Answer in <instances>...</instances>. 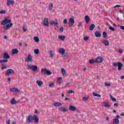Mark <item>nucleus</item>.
Wrapping results in <instances>:
<instances>
[{
    "label": "nucleus",
    "mask_w": 124,
    "mask_h": 124,
    "mask_svg": "<svg viewBox=\"0 0 124 124\" xmlns=\"http://www.w3.org/2000/svg\"><path fill=\"white\" fill-rule=\"evenodd\" d=\"M28 123H31L32 121L34 120L35 124H38L39 123V119L37 117V115H34L32 116L31 115H30L27 118Z\"/></svg>",
    "instance_id": "1"
},
{
    "label": "nucleus",
    "mask_w": 124,
    "mask_h": 124,
    "mask_svg": "<svg viewBox=\"0 0 124 124\" xmlns=\"http://www.w3.org/2000/svg\"><path fill=\"white\" fill-rule=\"evenodd\" d=\"M3 58L4 59L0 60V63H4L8 62V59H10V55L7 53H4Z\"/></svg>",
    "instance_id": "2"
},
{
    "label": "nucleus",
    "mask_w": 124,
    "mask_h": 124,
    "mask_svg": "<svg viewBox=\"0 0 124 124\" xmlns=\"http://www.w3.org/2000/svg\"><path fill=\"white\" fill-rule=\"evenodd\" d=\"M112 65L113 66H118V70H119V71H120V70H122V67L124 66L123 63H122L121 62H117L116 63L113 62L112 63Z\"/></svg>",
    "instance_id": "3"
},
{
    "label": "nucleus",
    "mask_w": 124,
    "mask_h": 124,
    "mask_svg": "<svg viewBox=\"0 0 124 124\" xmlns=\"http://www.w3.org/2000/svg\"><path fill=\"white\" fill-rule=\"evenodd\" d=\"M41 72L44 74H46V75H52V72L50 71V70H47L46 68H43L41 69Z\"/></svg>",
    "instance_id": "4"
},
{
    "label": "nucleus",
    "mask_w": 124,
    "mask_h": 124,
    "mask_svg": "<svg viewBox=\"0 0 124 124\" xmlns=\"http://www.w3.org/2000/svg\"><path fill=\"white\" fill-rule=\"evenodd\" d=\"M38 68L37 66L35 65H31V64H30L28 66V69H32V71H34V72L37 71Z\"/></svg>",
    "instance_id": "5"
},
{
    "label": "nucleus",
    "mask_w": 124,
    "mask_h": 124,
    "mask_svg": "<svg viewBox=\"0 0 124 124\" xmlns=\"http://www.w3.org/2000/svg\"><path fill=\"white\" fill-rule=\"evenodd\" d=\"M15 72L12 69H8L7 70V73L5 74V76H10V74H14Z\"/></svg>",
    "instance_id": "6"
},
{
    "label": "nucleus",
    "mask_w": 124,
    "mask_h": 124,
    "mask_svg": "<svg viewBox=\"0 0 124 124\" xmlns=\"http://www.w3.org/2000/svg\"><path fill=\"white\" fill-rule=\"evenodd\" d=\"M25 61L27 62H33V60H32V57H31V55H28Z\"/></svg>",
    "instance_id": "7"
},
{
    "label": "nucleus",
    "mask_w": 124,
    "mask_h": 124,
    "mask_svg": "<svg viewBox=\"0 0 124 124\" xmlns=\"http://www.w3.org/2000/svg\"><path fill=\"white\" fill-rule=\"evenodd\" d=\"M9 23H11V19L5 18L4 20L1 22V25L2 26H4V25H6V24H9Z\"/></svg>",
    "instance_id": "8"
},
{
    "label": "nucleus",
    "mask_w": 124,
    "mask_h": 124,
    "mask_svg": "<svg viewBox=\"0 0 124 124\" xmlns=\"http://www.w3.org/2000/svg\"><path fill=\"white\" fill-rule=\"evenodd\" d=\"M69 22H70L71 24L69 25V27H72L73 25H74V23H75V20H74V18L71 17L69 19Z\"/></svg>",
    "instance_id": "9"
},
{
    "label": "nucleus",
    "mask_w": 124,
    "mask_h": 124,
    "mask_svg": "<svg viewBox=\"0 0 124 124\" xmlns=\"http://www.w3.org/2000/svg\"><path fill=\"white\" fill-rule=\"evenodd\" d=\"M48 18H45L43 20V25L46 27H49Z\"/></svg>",
    "instance_id": "10"
},
{
    "label": "nucleus",
    "mask_w": 124,
    "mask_h": 124,
    "mask_svg": "<svg viewBox=\"0 0 124 124\" xmlns=\"http://www.w3.org/2000/svg\"><path fill=\"white\" fill-rule=\"evenodd\" d=\"M103 62V58H102V57H101L100 56H98L96 58V62H98V63H101V62Z\"/></svg>",
    "instance_id": "11"
},
{
    "label": "nucleus",
    "mask_w": 124,
    "mask_h": 124,
    "mask_svg": "<svg viewBox=\"0 0 124 124\" xmlns=\"http://www.w3.org/2000/svg\"><path fill=\"white\" fill-rule=\"evenodd\" d=\"M69 110L70 111H76L77 110V108H76V107H75L72 105H70L69 107Z\"/></svg>",
    "instance_id": "12"
},
{
    "label": "nucleus",
    "mask_w": 124,
    "mask_h": 124,
    "mask_svg": "<svg viewBox=\"0 0 124 124\" xmlns=\"http://www.w3.org/2000/svg\"><path fill=\"white\" fill-rule=\"evenodd\" d=\"M11 4H14L15 3V1L14 0H7V6H9Z\"/></svg>",
    "instance_id": "13"
},
{
    "label": "nucleus",
    "mask_w": 124,
    "mask_h": 124,
    "mask_svg": "<svg viewBox=\"0 0 124 124\" xmlns=\"http://www.w3.org/2000/svg\"><path fill=\"white\" fill-rule=\"evenodd\" d=\"M12 26H13V23L10 22V23L6 24V25L4 27V29H6V28L7 29H9L10 28L12 27Z\"/></svg>",
    "instance_id": "14"
},
{
    "label": "nucleus",
    "mask_w": 124,
    "mask_h": 124,
    "mask_svg": "<svg viewBox=\"0 0 124 124\" xmlns=\"http://www.w3.org/2000/svg\"><path fill=\"white\" fill-rule=\"evenodd\" d=\"M102 44H104L105 46H109V41L107 40H103Z\"/></svg>",
    "instance_id": "15"
},
{
    "label": "nucleus",
    "mask_w": 124,
    "mask_h": 124,
    "mask_svg": "<svg viewBox=\"0 0 124 124\" xmlns=\"http://www.w3.org/2000/svg\"><path fill=\"white\" fill-rule=\"evenodd\" d=\"M59 52L62 54V55H64V54H65V49L62 48H59Z\"/></svg>",
    "instance_id": "16"
},
{
    "label": "nucleus",
    "mask_w": 124,
    "mask_h": 124,
    "mask_svg": "<svg viewBox=\"0 0 124 124\" xmlns=\"http://www.w3.org/2000/svg\"><path fill=\"white\" fill-rule=\"evenodd\" d=\"M84 19L87 24H88L91 21V18H90V16H86L84 17Z\"/></svg>",
    "instance_id": "17"
},
{
    "label": "nucleus",
    "mask_w": 124,
    "mask_h": 124,
    "mask_svg": "<svg viewBox=\"0 0 124 124\" xmlns=\"http://www.w3.org/2000/svg\"><path fill=\"white\" fill-rule=\"evenodd\" d=\"M10 102L12 105H14V104H16V103H17L18 102L15 100V98H12V100H11Z\"/></svg>",
    "instance_id": "18"
},
{
    "label": "nucleus",
    "mask_w": 124,
    "mask_h": 124,
    "mask_svg": "<svg viewBox=\"0 0 124 124\" xmlns=\"http://www.w3.org/2000/svg\"><path fill=\"white\" fill-rule=\"evenodd\" d=\"M95 36L96 37H100L101 36V33L97 31H95Z\"/></svg>",
    "instance_id": "19"
},
{
    "label": "nucleus",
    "mask_w": 124,
    "mask_h": 124,
    "mask_svg": "<svg viewBox=\"0 0 124 124\" xmlns=\"http://www.w3.org/2000/svg\"><path fill=\"white\" fill-rule=\"evenodd\" d=\"M19 53V50L17 48H15L12 50V54L15 55L16 54H18Z\"/></svg>",
    "instance_id": "20"
},
{
    "label": "nucleus",
    "mask_w": 124,
    "mask_h": 124,
    "mask_svg": "<svg viewBox=\"0 0 124 124\" xmlns=\"http://www.w3.org/2000/svg\"><path fill=\"white\" fill-rule=\"evenodd\" d=\"M36 83L37 84L38 87H41V85L43 84V81L41 80H37Z\"/></svg>",
    "instance_id": "21"
},
{
    "label": "nucleus",
    "mask_w": 124,
    "mask_h": 124,
    "mask_svg": "<svg viewBox=\"0 0 124 124\" xmlns=\"http://www.w3.org/2000/svg\"><path fill=\"white\" fill-rule=\"evenodd\" d=\"M54 106L56 107H58L59 106H62V103L59 102H55L53 104Z\"/></svg>",
    "instance_id": "22"
},
{
    "label": "nucleus",
    "mask_w": 124,
    "mask_h": 124,
    "mask_svg": "<svg viewBox=\"0 0 124 124\" xmlns=\"http://www.w3.org/2000/svg\"><path fill=\"white\" fill-rule=\"evenodd\" d=\"M61 71L62 72V75L63 76H66V72H65V70L63 69V68L61 69Z\"/></svg>",
    "instance_id": "23"
},
{
    "label": "nucleus",
    "mask_w": 124,
    "mask_h": 124,
    "mask_svg": "<svg viewBox=\"0 0 124 124\" xmlns=\"http://www.w3.org/2000/svg\"><path fill=\"white\" fill-rule=\"evenodd\" d=\"M65 36H62V35H59L58 36V38L60 39V40H62V41H64V38H65Z\"/></svg>",
    "instance_id": "24"
},
{
    "label": "nucleus",
    "mask_w": 124,
    "mask_h": 124,
    "mask_svg": "<svg viewBox=\"0 0 124 124\" xmlns=\"http://www.w3.org/2000/svg\"><path fill=\"white\" fill-rule=\"evenodd\" d=\"M94 28H95V25H94L93 24H91V25L90 26V27L89 28L90 31H93Z\"/></svg>",
    "instance_id": "25"
},
{
    "label": "nucleus",
    "mask_w": 124,
    "mask_h": 124,
    "mask_svg": "<svg viewBox=\"0 0 124 124\" xmlns=\"http://www.w3.org/2000/svg\"><path fill=\"white\" fill-rule=\"evenodd\" d=\"M89 62L91 64H93V63H96V61H94L93 59H92L90 60H89Z\"/></svg>",
    "instance_id": "26"
},
{
    "label": "nucleus",
    "mask_w": 124,
    "mask_h": 124,
    "mask_svg": "<svg viewBox=\"0 0 124 124\" xmlns=\"http://www.w3.org/2000/svg\"><path fill=\"white\" fill-rule=\"evenodd\" d=\"M113 123L115 124H118L119 123H120V120L117 119V118H115L113 119Z\"/></svg>",
    "instance_id": "27"
},
{
    "label": "nucleus",
    "mask_w": 124,
    "mask_h": 124,
    "mask_svg": "<svg viewBox=\"0 0 124 124\" xmlns=\"http://www.w3.org/2000/svg\"><path fill=\"white\" fill-rule=\"evenodd\" d=\"M93 96H96V97H101V95L96 93H93Z\"/></svg>",
    "instance_id": "28"
},
{
    "label": "nucleus",
    "mask_w": 124,
    "mask_h": 124,
    "mask_svg": "<svg viewBox=\"0 0 124 124\" xmlns=\"http://www.w3.org/2000/svg\"><path fill=\"white\" fill-rule=\"evenodd\" d=\"M53 3H50L49 5V10H50V11H52L53 10Z\"/></svg>",
    "instance_id": "29"
},
{
    "label": "nucleus",
    "mask_w": 124,
    "mask_h": 124,
    "mask_svg": "<svg viewBox=\"0 0 124 124\" xmlns=\"http://www.w3.org/2000/svg\"><path fill=\"white\" fill-rule=\"evenodd\" d=\"M59 110H60L61 112H67V109L64 108H59Z\"/></svg>",
    "instance_id": "30"
},
{
    "label": "nucleus",
    "mask_w": 124,
    "mask_h": 124,
    "mask_svg": "<svg viewBox=\"0 0 124 124\" xmlns=\"http://www.w3.org/2000/svg\"><path fill=\"white\" fill-rule=\"evenodd\" d=\"M49 55L50 58H53V57H54V54H53V51H52V50L49 51Z\"/></svg>",
    "instance_id": "31"
},
{
    "label": "nucleus",
    "mask_w": 124,
    "mask_h": 124,
    "mask_svg": "<svg viewBox=\"0 0 124 124\" xmlns=\"http://www.w3.org/2000/svg\"><path fill=\"white\" fill-rule=\"evenodd\" d=\"M103 38H107V33H106V32L104 31L103 32Z\"/></svg>",
    "instance_id": "32"
},
{
    "label": "nucleus",
    "mask_w": 124,
    "mask_h": 124,
    "mask_svg": "<svg viewBox=\"0 0 124 124\" xmlns=\"http://www.w3.org/2000/svg\"><path fill=\"white\" fill-rule=\"evenodd\" d=\"M104 106H105V107H107V108L111 107V105H109V103H105V105H104Z\"/></svg>",
    "instance_id": "33"
},
{
    "label": "nucleus",
    "mask_w": 124,
    "mask_h": 124,
    "mask_svg": "<svg viewBox=\"0 0 124 124\" xmlns=\"http://www.w3.org/2000/svg\"><path fill=\"white\" fill-rule=\"evenodd\" d=\"M34 52L35 54H36V55H38V54H39V49H35L34 50Z\"/></svg>",
    "instance_id": "34"
},
{
    "label": "nucleus",
    "mask_w": 124,
    "mask_h": 124,
    "mask_svg": "<svg viewBox=\"0 0 124 124\" xmlns=\"http://www.w3.org/2000/svg\"><path fill=\"white\" fill-rule=\"evenodd\" d=\"M108 28L110 31H115V29L111 26V25H108Z\"/></svg>",
    "instance_id": "35"
},
{
    "label": "nucleus",
    "mask_w": 124,
    "mask_h": 124,
    "mask_svg": "<svg viewBox=\"0 0 124 124\" xmlns=\"http://www.w3.org/2000/svg\"><path fill=\"white\" fill-rule=\"evenodd\" d=\"M34 40H35L36 42H39V38H38V37H34Z\"/></svg>",
    "instance_id": "36"
},
{
    "label": "nucleus",
    "mask_w": 124,
    "mask_h": 124,
    "mask_svg": "<svg viewBox=\"0 0 124 124\" xmlns=\"http://www.w3.org/2000/svg\"><path fill=\"white\" fill-rule=\"evenodd\" d=\"M54 85H55V83L50 82V84L48 85V86L49 87V88H52V87H53Z\"/></svg>",
    "instance_id": "37"
},
{
    "label": "nucleus",
    "mask_w": 124,
    "mask_h": 124,
    "mask_svg": "<svg viewBox=\"0 0 124 124\" xmlns=\"http://www.w3.org/2000/svg\"><path fill=\"white\" fill-rule=\"evenodd\" d=\"M54 24L55 25H56L57 26L58 25H59V23H58V22H54V21H51V22H50V25H54Z\"/></svg>",
    "instance_id": "38"
},
{
    "label": "nucleus",
    "mask_w": 124,
    "mask_h": 124,
    "mask_svg": "<svg viewBox=\"0 0 124 124\" xmlns=\"http://www.w3.org/2000/svg\"><path fill=\"white\" fill-rule=\"evenodd\" d=\"M6 13V11L5 10H1L0 11V14H5Z\"/></svg>",
    "instance_id": "39"
},
{
    "label": "nucleus",
    "mask_w": 124,
    "mask_h": 124,
    "mask_svg": "<svg viewBox=\"0 0 124 124\" xmlns=\"http://www.w3.org/2000/svg\"><path fill=\"white\" fill-rule=\"evenodd\" d=\"M105 86L106 87H111V84H110V83H107V82H106V83H105Z\"/></svg>",
    "instance_id": "40"
},
{
    "label": "nucleus",
    "mask_w": 124,
    "mask_h": 124,
    "mask_svg": "<svg viewBox=\"0 0 124 124\" xmlns=\"http://www.w3.org/2000/svg\"><path fill=\"white\" fill-rule=\"evenodd\" d=\"M89 99V97H83L82 98V100H84V101H87Z\"/></svg>",
    "instance_id": "41"
},
{
    "label": "nucleus",
    "mask_w": 124,
    "mask_h": 124,
    "mask_svg": "<svg viewBox=\"0 0 124 124\" xmlns=\"http://www.w3.org/2000/svg\"><path fill=\"white\" fill-rule=\"evenodd\" d=\"M15 92L16 93H20V90L18 88H15Z\"/></svg>",
    "instance_id": "42"
},
{
    "label": "nucleus",
    "mask_w": 124,
    "mask_h": 124,
    "mask_svg": "<svg viewBox=\"0 0 124 124\" xmlns=\"http://www.w3.org/2000/svg\"><path fill=\"white\" fill-rule=\"evenodd\" d=\"M60 32H63V27L62 26L60 28Z\"/></svg>",
    "instance_id": "43"
},
{
    "label": "nucleus",
    "mask_w": 124,
    "mask_h": 124,
    "mask_svg": "<svg viewBox=\"0 0 124 124\" xmlns=\"http://www.w3.org/2000/svg\"><path fill=\"white\" fill-rule=\"evenodd\" d=\"M10 91H11V92H13V93H15V88H10Z\"/></svg>",
    "instance_id": "44"
},
{
    "label": "nucleus",
    "mask_w": 124,
    "mask_h": 124,
    "mask_svg": "<svg viewBox=\"0 0 124 124\" xmlns=\"http://www.w3.org/2000/svg\"><path fill=\"white\" fill-rule=\"evenodd\" d=\"M84 40L85 41H88V40H89V37L88 36L84 37Z\"/></svg>",
    "instance_id": "45"
},
{
    "label": "nucleus",
    "mask_w": 124,
    "mask_h": 124,
    "mask_svg": "<svg viewBox=\"0 0 124 124\" xmlns=\"http://www.w3.org/2000/svg\"><path fill=\"white\" fill-rule=\"evenodd\" d=\"M63 23V24H67V19H64Z\"/></svg>",
    "instance_id": "46"
},
{
    "label": "nucleus",
    "mask_w": 124,
    "mask_h": 124,
    "mask_svg": "<svg viewBox=\"0 0 124 124\" xmlns=\"http://www.w3.org/2000/svg\"><path fill=\"white\" fill-rule=\"evenodd\" d=\"M113 106H114V107H118L119 106V104L117 103H114Z\"/></svg>",
    "instance_id": "47"
},
{
    "label": "nucleus",
    "mask_w": 124,
    "mask_h": 124,
    "mask_svg": "<svg viewBox=\"0 0 124 124\" xmlns=\"http://www.w3.org/2000/svg\"><path fill=\"white\" fill-rule=\"evenodd\" d=\"M123 51H124V50H123V49H119V50H118V52H119V53H120V54H122V53H123Z\"/></svg>",
    "instance_id": "48"
},
{
    "label": "nucleus",
    "mask_w": 124,
    "mask_h": 124,
    "mask_svg": "<svg viewBox=\"0 0 124 124\" xmlns=\"http://www.w3.org/2000/svg\"><path fill=\"white\" fill-rule=\"evenodd\" d=\"M117 7H121V5H116L113 7V8H117Z\"/></svg>",
    "instance_id": "49"
},
{
    "label": "nucleus",
    "mask_w": 124,
    "mask_h": 124,
    "mask_svg": "<svg viewBox=\"0 0 124 124\" xmlns=\"http://www.w3.org/2000/svg\"><path fill=\"white\" fill-rule=\"evenodd\" d=\"M6 68H7V67H6V66H2L1 70H3V69H6Z\"/></svg>",
    "instance_id": "50"
},
{
    "label": "nucleus",
    "mask_w": 124,
    "mask_h": 124,
    "mask_svg": "<svg viewBox=\"0 0 124 124\" xmlns=\"http://www.w3.org/2000/svg\"><path fill=\"white\" fill-rule=\"evenodd\" d=\"M62 77H59L57 81H58V82H60V81H61V80H62Z\"/></svg>",
    "instance_id": "51"
},
{
    "label": "nucleus",
    "mask_w": 124,
    "mask_h": 124,
    "mask_svg": "<svg viewBox=\"0 0 124 124\" xmlns=\"http://www.w3.org/2000/svg\"><path fill=\"white\" fill-rule=\"evenodd\" d=\"M111 100H112V101L115 102L117 101V99L115 98V97H113Z\"/></svg>",
    "instance_id": "52"
},
{
    "label": "nucleus",
    "mask_w": 124,
    "mask_h": 124,
    "mask_svg": "<svg viewBox=\"0 0 124 124\" xmlns=\"http://www.w3.org/2000/svg\"><path fill=\"white\" fill-rule=\"evenodd\" d=\"M120 118H121V116H120V115H117V116L115 117V119H120Z\"/></svg>",
    "instance_id": "53"
},
{
    "label": "nucleus",
    "mask_w": 124,
    "mask_h": 124,
    "mask_svg": "<svg viewBox=\"0 0 124 124\" xmlns=\"http://www.w3.org/2000/svg\"><path fill=\"white\" fill-rule=\"evenodd\" d=\"M121 30H122L123 31H124V26H120Z\"/></svg>",
    "instance_id": "54"
},
{
    "label": "nucleus",
    "mask_w": 124,
    "mask_h": 124,
    "mask_svg": "<svg viewBox=\"0 0 124 124\" xmlns=\"http://www.w3.org/2000/svg\"><path fill=\"white\" fill-rule=\"evenodd\" d=\"M78 27H82V22H80L79 24L78 25Z\"/></svg>",
    "instance_id": "55"
},
{
    "label": "nucleus",
    "mask_w": 124,
    "mask_h": 124,
    "mask_svg": "<svg viewBox=\"0 0 124 124\" xmlns=\"http://www.w3.org/2000/svg\"><path fill=\"white\" fill-rule=\"evenodd\" d=\"M69 93H74V91H73V90H69Z\"/></svg>",
    "instance_id": "56"
},
{
    "label": "nucleus",
    "mask_w": 124,
    "mask_h": 124,
    "mask_svg": "<svg viewBox=\"0 0 124 124\" xmlns=\"http://www.w3.org/2000/svg\"><path fill=\"white\" fill-rule=\"evenodd\" d=\"M22 28L23 29V31H27V29H25V27H23Z\"/></svg>",
    "instance_id": "57"
},
{
    "label": "nucleus",
    "mask_w": 124,
    "mask_h": 124,
    "mask_svg": "<svg viewBox=\"0 0 124 124\" xmlns=\"http://www.w3.org/2000/svg\"><path fill=\"white\" fill-rule=\"evenodd\" d=\"M7 80L9 81V82H10V81H11V78H8Z\"/></svg>",
    "instance_id": "58"
},
{
    "label": "nucleus",
    "mask_w": 124,
    "mask_h": 124,
    "mask_svg": "<svg viewBox=\"0 0 124 124\" xmlns=\"http://www.w3.org/2000/svg\"><path fill=\"white\" fill-rule=\"evenodd\" d=\"M106 121H107L108 122H109V117H106Z\"/></svg>",
    "instance_id": "59"
},
{
    "label": "nucleus",
    "mask_w": 124,
    "mask_h": 124,
    "mask_svg": "<svg viewBox=\"0 0 124 124\" xmlns=\"http://www.w3.org/2000/svg\"><path fill=\"white\" fill-rule=\"evenodd\" d=\"M77 113L78 114H81V111H79V110H78V111H77Z\"/></svg>",
    "instance_id": "60"
},
{
    "label": "nucleus",
    "mask_w": 124,
    "mask_h": 124,
    "mask_svg": "<svg viewBox=\"0 0 124 124\" xmlns=\"http://www.w3.org/2000/svg\"><path fill=\"white\" fill-rule=\"evenodd\" d=\"M120 116H123V117H124V112L121 113V114H120Z\"/></svg>",
    "instance_id": "61"
},
{
    "label": "nucleus",
    "mask_w": 124,
    "mask_h": 124,
    "mask_svg": "<svg viewBox=\"0 0 124 124\" xmlns=\"http://www.w3.org/2000/svg\"><path fill=\"white\" fill-rule=\"evenodd\" d=\"M12 124H16V122L13 121L12 123Z\"/></svg>",
    "instance_id": "62"
},
{
    "label": "nucleus",
    "mask_w": 124,
    "mask_h": 124,
    "mask_svg": "<svg viewBox=\"0 0 124 124\" xmlns=\"http://www.w3.org/2000/svg\"><path fill=\"white\" fill-rule=\"evenodd\" d=\"M121 79H124V76H122L121 77Z\"/></svg>",
    "instance_id": "63"
},
{
    "label": "nucleus",
    "mask_w": 124,
    "mask_h": 124,
    "mask_svg": "<svg viewBox=\"0 0 124 124\" xmlns=\"http://www.w3.org/2000/svg\"><path fill=\"white\" fill-rule=\"evenodd\" d=\"M7 124H10V121H8L7 122Z\"/></svg>",
    "instance_id": "64"
}]
</instances>
